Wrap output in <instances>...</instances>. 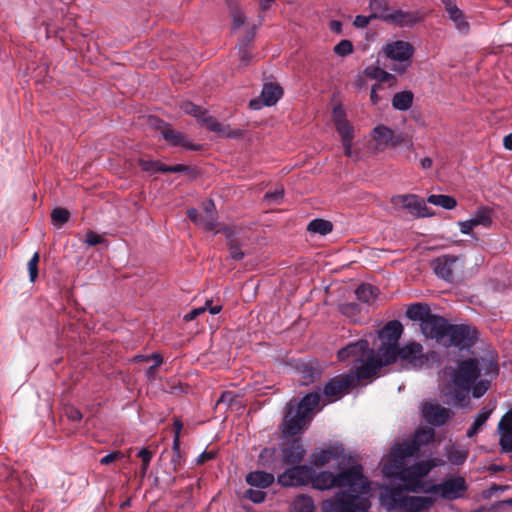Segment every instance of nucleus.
<instances>
[{
	"instance_id": "f257e3e1",
	"label": "nucleus",
	"mask_w": 512,
	"mask_h": 512,
	"mask_svg": "<svg viewBox=\"0 0 512 512\" xmlns=\"http://www.w3.org/2000/svg\"><path fill=\"white\" fill-rule=\"evenodd\" d=\"M310 483L315 489L327 490L333 487H347L332 499L324 502V509L330 512H368L371 504L364 495L369 493L370 483L363 475L361 465L351 466L338 474L330 471L314 472Z\"/></svg>"
},
{
	"instance_id": "f03ea898",
	"label": "nucleus",
	"mask_w": 512,
	"mask_h": 512,
	"mask_svg": "<svg viewBox=\"0 0 512 512\" xmlns=\"http://www.w3.org/2000/svg\"><path fill=\"white\" fill-rule=\"evenodd\" d=\"M319 390L306 394L299 402L291 400L286 404L283 419V432L287 436L300 434L312 421L315 409L319 406Z\"/></svg>"
},
{
	"instance_id": "7ed1b4c3",
	"label": "nucleus",
	"mask_w": 512,
	"mask_h": 512,
	"mask_svg": "<svg viewBox=\"0 0 512 512\" xmlns=\"http://www.w3.org/2000/svg\"><path fill=\"white\" fill-rule=\"evenodd\" d=\"M405 483L398 486L387 487L381 494V498L389 510L401 509L412 511H424L430 509L435 499L427 496H407Z\"/></svg>"
},
{
	"instance_id": "20e7f679",
	"label": "nucleus",
	"mask_w": 512,
	"mask_h": 512,
	"mask_svg": "<svg viewBox=\"0 0 512 512\" xmlns=\"http://www.w3.org/2000/svg\"><path fill=\"white\" fill-rule=\"evenodd\" d=\"M480 373L479 363L475 358L462 360L458 364V368L454 370L452 375L453 398L456 402L461 403L466 399Z\"/></svg>"
},
{
	"instance_id": "39448f33",
	"label": "nucleus",
	"mask_w": 512,
	"mask_h": 512,
	"mask_svg": "<svg viewBox=\"0 0 512 512\" xmlns=\"http://www.w3.org/2000/svg\"><path fill=\"white\" fill-rule=\"evenodd\" d=\"M435 467L431 460L420 461L411 466L402 468L398 473V478L405 483L407 492L430 493V486L423 480Z\"/></svg>"
},
{
	"instance_id": "423d86ee",
	"label": "nucleus",
	"mask_w": 512,
	"mask_h": 512,
	"mask_svg": "<svg viewBox=\"0 0 512 512\" xmlns=\"http://www.w3.org/2000/svg\"><path fill=\"white\" fill-rule=\"evenodd\" d=\"M403 333V325L398 320L388 321L382 329L378 331V339L380 345L376 350L380 352L381 356H387L393 359L394 350L399 346V340Z\"/></svg>"
},
{
	"instance_id": "0eeeda50",
	"label": "nucleus",
	"mask_w": 512,
	"mask_h": 512,
	"mask_svg": "<svg viewBox=\"0 0 512 512\" xmlns=\"http://www.w3.org/2000/svg\"><path fill=\"white\" fill-rule=\"evenodd\" d=\"M383 51L387 58L399 62V64L393 65L391 69L402 74L411 65V59L414 55L415 49L413 45L407 41L396 40L391 43H387L384 46Z\"/></svg>"
},
{
	"instance_id": "6e6552de",
	"label": "nucleus",
	"mask_w": 512,
	"mask_h": 512,
	"mask_svg": "<svg viewBox=\"0 0 512 512\" xmlns=\"http://www.w3.org/2000/svg\"><path fill=\"white\" fill-rule=\"evenodd\" d=\"M477 339V331L469 325L450 324L447 330L444 347L469 348L474 345Z\"/></svg>"
},
{
	"instance_id": "1a4fd4ad",
	"label": "nucleus",
	"mask_w": 512,
	"mask_h": 512,
	"mask_svg": "<svg viewBox=\"0 0 512 512\" xmlns=\"http://www.w3.org/2000/svg\"><path fill=\"white\" fill-rule=\"evenodd\" d=\"M389 358L381 356L378 350H371L369 355L356 367L355 382L361 380H369L378 376L381 368L389 366Z\"/></svg>"
},
{
	"instance_id": "9d476101",
	"label": "nucleus",
	"mask_w": 512,
	"mask_h": 512,
	"mask_svg": "<svg viewBox=\"0 0 512 512\" xmlns=\"http://www.w3.org/2000/svg\"><path fill=\"white\" fill-rule=\"evenodd\" d=\"M394 352L393 359L389 360L390 365L400 360L413 368H420L427 362V357L423 353V346L417 342H409L402 347L398 346Z\"/></svg>"
},
{
	"instance_id": "9b49d317",
	"label": "nucleus",
	"mask_w": 512,
	"mask_h": 512,
	"mask_svg": "<svg viewBox=\"0 0 512 512\" xmlns=\"http://www.w3.org/2000/svg\"><path fill=\"white\" fill-rule=\"evenodd\" d=\"M278 475L277 482L283 487H296L310 483L314 470L308 465H291Z\"/></svg>"
},
{
	"instance_id": "f8f14e48",
	"label": "nucleus",
	"mask_w": 512,
	"mask_h": 512,
	"mask_svg": "<svg viewBox=\"0 0 512 512\" xmlns=\"http://www.w3.org/2000/svg\"><path fill=\"white\" fill-rule=\"evenodd\" d=\"M448 326L447 319L432 313L424 320V324H420V329L427 339H433L443 346L447 337Z\"/></svg>"
},
{
	"instance_id": "ddd939ff",
	"label": "nucleus",
	"mask_w": 512,
	"mask_h": 512,
	"mask_svg": "<svg viewBox=\"0 0 512 512\" xmlns=\"http://www.w3.org/2000/svg\"><path fill=\"white\" fill-rule=\"evenodd\" d=\"M355 386L353 373L340 374L330 379L323 388L324 396L330 401H335Z\"/></svg>"
},
{
	"instance_id": "4468645a",
	"label": "nucleus",
	"mask_w": 512,
	"mask_h": 512,
	"mask_svg": "<svg viewBox=\"0 0 512 512\" xmlns=\"http://www.w3.org/2000/svg\"><path fill=\"white\" fill-rule=\"evenodd\" d=\"M372 137L376 142V148L379 150L395 149L406 141V137L402 133L396 134L391 128L383 124L377 125L373 129Z\"/></svg>"
},
{
	"instance_id": "2eb2a0df",
	"label": "nucleus",
	"mask_w": 512,
	"mask_h": 512,
	"mask_svg": "<svg viewBox=\"0 0 512 512\" xmlns=\"http://www.w3.org/2000/svg\"><path fill=\"white\" fill-rule=\"evenodd\" d=\"M467 485L463 477H455L443 481L440 484L430 486V493H440L444 499L454 500L461 497L462 493L466 491Z\"/></svg>"
},
{
	"instance_id": "dca6fc26",
	"label": "nucleus",
	"mask_w": 512,
	"mask_h": 512,
	"mask_svg": "<svg viewBox=\"0 0 512 512\" xmlns=\"http://www.w3.org/2000/svg\"><path fill=\"white\" fill-rule=\"evenodd\" d=\"M391 203L396 207L408 210L416 217H426L429 215L428 207L417 195H396L392 197Z\"/></svg>"
},
{
	"instance_id": "f3484780",
	"label": "nucleus",
	"mask_w": 512,
	"mask_h": 512,
	"mask_svg": "<svg viewBox=\"0 0 512 512\" xmlns=\"http://www.w3.org/2000/svg\"><path fill=\"white\" fill-rule=\"evenodd\" d=\"M371 350L369 342L365 339H360L340 349L338 351V359L340 361L351 360L354 363H359L369 355Z\"/></svg>"
},
{
	"instance_id": "a211bd4d",
	"label": "nucleus",
	"mask_w": 512,
	"mask_h": 512,
	"mask_svg": "<svg viewBox=\"0 0 512 512\" xmlns=\"http://www.w3.org/2000/svg\"><path fill=\"white\" fill-rule=\"evenodd\" d=\"M422 414L429 424L437 427L446 424L453 415L450 409L432 402H425L423 404Z\"/></svg>"
},
{
	"instance_id": "6ab92c4d",
	"label": "nucleus",
	"mask_w": 512,
	"mask_h": 512,
	"mask_svg": "<svg viewBox=\"0 0 512 512\" xmlns=\"http://www.w3.org/2000/svg\"><path fill=\"white\" fill-rule=\"evenodd\" d=\"M283 95V89L276 83H266L263 86L260 99H252L249 102L251 109L258 110L265 106L275 105Z\"/></svg>"
},
{
	"instance_id": "aec40b11",
	"label": "nucleus",
	"mask_w": 512,
	"mask_h": 512,
	"mask_svg": "<svg viewBox=\"0 0 512 512\" xmlns=\"http://www.w3.org/2000/svg\"><path fill=\"white\" fill-rule=\"evenodd\" d=\"M306 455L301 439L293 438L282 448V461L285 465H300Z\"/></svg>"
},
{
	"instance_id": "412c9836",
	"label": "nucleus",
	"mask_w": 512,
	"mask_h": 512,
	"mask_svg": "<svg viewBox=\"0 0 512 512\" xmlns=\"http://www.w3.org/2000/svg\"><path fill=\"white\" fill-rule=\"evenodd\" d=\"M458 258L456 256L445 255L432 261L434 273L441 279L452 282L454 278V266Z\"/></svg>"
},
{
	"instance_id": "4be33fe9",
	"label": "nucleus",
	"mask_w": 512,
	"mask_h": 512,
	"mask_svg": "<svg viewBox=\"0 0 512 512\" xmlns=\"http://www.w3.org/2000/svg\"><path fill=\"white\" fill-rule=\"evenodd\" d=\"M418 454L416 445L410 440L395 444L391 449L390 458L394 465L400 468L407 458L418 456Z\"/></svg>"
},
{
	"instance_id": "5701e85b",
	"label": "nucleus",
	"mask_w": 512,
	"mask_h": 512,
	"mask_svg": "<svg viewBox=\"0 0 512 512\" xmlns=\"http://www.w3.org/2000/svg\"><path fill=\"white\" fill-rule=\"evenodd\" d=\"M159 128L162 137L172 146H182L192 151L199 150L200 145L191 144L182 132L173 129L169 124L162 122V126Z\"/></svg>"
},
{
	"instance_id": "b1692460",
	"label": "nucleus",
	"mask_w": 512,
	"mask_h": 512,
	"mask_svg": "<svg viewBox=\"0 0 512 512\" xmlns=\"http://www.w3.org/2000/svg\"><path fill=\"white\" fill-rule=\"evenodd\" d=\"M424 16L419 11L395 10L389 15L388 23L399 27H413L421 22Z\"/></svg>"
},
{
	"instance_id": "393cba45",
	"label": "nucleus",
	"mask_w": 512,
	"mask_h": 512,
	"mask_svg": "<svg viewBox=\"0 0 512 512\" xmlns=\"http://www.w3.org/2000/svg\"><path fill=\"white\" fill-rule=\"evenodd\" d=\"M342 448L339 446H330L326 449L315 451L311 454V464L316 467H323L328 464L331 460L339 458L342 454Z\"/></svg>"
},
{
	"instance_id": "a878e982",
	"label": "nucleus",
	"mask_w": 512,
	"mask_h": 512,
	"mask_svg": "<svg viewBox=\"0 0 512 512\" xmlns=\"http://www.w3.org/2000/svg\"><path fill=\"white\" fill-rule=\"evenodd\" d=\"M187 217L197 226L203 228L206 231H212L216 228L217 215H207L199 212L195 208H191L187 211Z\"/></svg>"
},
{
	"instance_id": "bb28decb",
	"label": "nucleus",
	"mask_w": 512,
	"mask_h": 512,
	"mask_svg": "<svg viewBox=\"0 0 512 512\" xmlns=\"http://www.w3.org/2000/svg\"><path fill=\"white\" fill-rule=\"evenodd\" d=\"M245 479L247 484L260 489L268 488L275 481L274 475L265 471H252L246 475Z\"/></svg>"
},
{
	"instance_id": "cd10ccee",
	"label": "nucleus",
	"mask_w": 512,
	"mask_h": 512,
	"mask_svg": "<svg viewBox=\"0 0 512 512\" xmlns=\"http://www.w3.org/2000/svg\"><path fill=\"white\" fill-rule=\"evenodd\" d=\"M219 232H222L226 237L230 257L236 261L242 260L244 258V252L241 250V244L235 237L234 231L228 227H225L223 230H219Z\"/></svg>"
},
{
	"instance_id": "c85d7f7f",
	"label": "nucleus",
	"mask_w": 512,
	"mask_h": 512,
	"mask_svg": "<svg viewBox=\"0 0 512 512\" xmlns=\"http://www.w3.org/2000/svg\"><path fill=\"white\" fill-rule=\"evenodd\" d=\"M369 9L371 10V17H373V19H380L387 23L389 15L393 12L389 6L388 0H370Z\"/></svg>"
},
{
	"instance_id": "c756f323",
	"label": "nucleus",
	"mask_w": 512,
	"mask_h": 512,
	"mask_svg": "<svg viewBox=\"0 0 512 512\" xmlns=\"http://www.w3.org/2000/svg\"><path fill=\"white\" fill-rule=\"evenodd\" d=\"M364 73L368 78L378 80L380 82L379 84L388 83L389 86H393L397 81L393 74L388 73L378 66H368Z\"/></svg>"
},
{
	"instance_id": "7c9ffc66",
	"label": "nucleus",
	"mask_w": 512,
	"mask_h": 512,
	"mask_svg": "<svg viewBox=\"0 0 512 512\" xmlns=\"http://www.w3.org/2000/svg\"><path fill=\"white\" fill-rule=\"evenodd\" d=\"M432 314L429 306L423 303H413L409 305L406 316L413 321H419L424 324V320Z\"/></svg>"
},
{
	"instance_id": "2f4dec72",
	"label": "nucleus",
	"mask_w": 512,
	"mask_h": 512,
	"mask_svg": "<svg viewBox=\"0 0 512 512\" xmlns=\"http://www.w3.org/2000/svg\"><path fill=\"white\" fill-rule=\"evenodd\" d=\"M495 407L487 408L483 407L475 418L474 422L466 432L468 438H473L482 429L484 424L490 418Z\"/></svg>"
},
{
	"instance_id": "473e14b6",
	"label": "nucleus",
	"mask_w": 512,
	"mask_h": 512,
	"mask_svg": "<svg viewBox=\"0 0 512 512\" xmlns=\"http://www.w3.org/2000/svg\"><path fill=\"white\" fill-rule=\"evenodd\" d=\"M300 372H301L300 381H301V384L304 386H308V385L314 383L315 381L320 379V377L322 375V370L319 367L314 366L311 363L302 364Z\"/></svg>"
},
{
	"instance_id": "72a5a7b5",
	"label": "nucleus",
	"mask_w": 512,
	"mask_h": 512,
	"mask_svg": "<svg viewBox=\"0 0 512 512\" xmlns=\"http://www.w3.org/2000/svg\"><path fill=\"white\" fill-rule=\"evenodd\" d=\"M414 100V94L410 90L397 92L392 98V106L399 111H407L411 108Z\"/></svg>"
},
{
	"instance_id": "f704fd0d",
	"label": "nucleus",
	"mask_w": 512,
	"mask_h": 512,
	"mask_svg": "<svg viewBox=\"0 0 512 512\" xmlns=\"http://www.w3.org/2000/svg\"><path fill=\"white\" fill-rule=\"evenodd\" d=\"M449 19L454 23L455 28L458 30L461 34H468L470 30V24L466 20L464 13L459 8L454 9L453 11H450L448 13Z\"/></svg>"
},
{
	"instance_id": "c9c22d12",
	"label": "nucleus",
	"mask_w": 512,
	"mask_h": 512,
	"mask_svg": "<svg viewBox=\"0 0 512 512\" xmlns=\"http://www.w3.org/2000/svg\"><path fill=\"white\" fill-rule=\"evenodd\" d=\"M427 202L447 210H451L457 205V201L454 197L443 194H432L427 198Z\"/></svg>"
},
{
	"instance_id": "e433bc0d",
	"label": "nucleus",
	"mask_w": 512,
	"mask_h": 512,
	"mask_svg": "<svg viewBox=\"0 0 512 512\" xmlns=\"http://www.w3.org/2000/svg\"><path fill=\"white\" fill-rule=\"evenodd\" d=\"M435 431L432 428L417 430L412 438L413 444L416 445L418 451L420 447L429 444L434 440Z\"/></svg>"
},
{
	"instance_id": "4c0bfd02",
	"label": "nucleus",
	"mask_w": 512,
	"mask_h": 512,
	"mask_svg": "<svg viewBox=\"0 0 512 512\" xmlns=\"http://www.w3.org/2000/svg\"><path fill=\"white\" fill-rule=\"evenodd\" d=\"M307 230L312 233L327 235L333 230V224L324 219H314L308 224Z\"/></svg>"
},
{
	"instance_id": "58836bf2",
	"label": "nucleus",
	"mask_w": 512,
	"mask_h": 512,
	"mask_svg": "<svg viewBox=\"0 0 512 512\" xmlns=\"http://www.w3.org/2000/svg\"><path fill=\"white\" fill-rule=\"evenodd\" d=\"M377 289L370 284H361L355 291L358 300L370 303L376 297Z\"/></svg>"
},
{
	"instance_id": "ea45409f",
	"label": "nucleus",
	"mask_w": 512,
	"mask_h": 512,
	"mask_svg": "<svg viewBox=\"0 0 512 512\" xmlns=\"http://www.w3.org/2000/svg\"><path fill=\"white\" fill-rule=\"evenodd\" d=\"M294 512H314V503L311 497L299 495L293 502Z\"/></svg>"
},
{
	"instance_id": "a19ab883",
	"label": "nucleus",
	"mask_w": 512,
	"mask_h": 512,
	"mask_svg": "<svg viewBox=\"0 0 512 512\" xmlns=\"http://www.w3.org/2000/svg\"><path fill=\"white\" fill-rule=\"evenodd\" d=\"M491 212V209L487 207L478 208L472 218L475 226L482 225L484 227H489L492 224Z\"/></svg>"
},
{
	"instance_id": "79ce46f5",
	"label": "nucleus",
	"mask_w": 512,
	"mask_h": 512,
	"mask_svg": "<svg viewBox=\"0 0 512 512\" xmlns=\"http://www.w3.org/2000/svg\"><path fill=\"white\" fill-rule=\"evenodd\" d=\"M335 128L341 137V141L354 139V128L348 120L341 122L339 124H336Z\"/></svg>"
},
{
	"instance_id": "37998d69",
	"label": "nucleus",
	"mask_w": 512,
	"mask_h": 512,
	"mask_svg": "<svg viewBox=\"0 0 512 512\" xmlns=\"http://www.w3.org/2000/svg\"><path fill=\"white\" fill-rule=\"evenodd\" d=\"M51 219L55 225H64L70 219V212L62 207H56L52 210Z\"/></svg>"
},
{
	"instance_id": "c03bdc74",
	"label": "nucleus",
	"mask_w": 512,
	"mask_h": 512,
	"mask_svg": "<svg viewBox=\"0 0 512 512\" xmlns=\"http://www.w3.org/2000/svg\"><path fill=\"white\" fill-rule=\"evenodd\" d=\"M180 109L189 115L194 116L199 121L201 117L205 114V110H203L200 106L195 105L192 102L189 101H183L180 104Z\"/></svg>"
},
{
	"instance_id": "a18cd8bd",
	"label": "nucleus",
	"mask_w": 512,
	"mask_h": 512,
	"mask_svg": "<svg viewBox=\"0 0 512 512\" xmlns=\"http://www.w3.org/2000/svg\"><path fill=\"white\" fill-rule=\"evenodd\" d=\"M199 122L207 127L208 130L216 133H225L224 126L206 113L201 117Z\"/></svg>"
},
{
	"instance_id": "49530a36",
	"label": "nucleus",
	"mask_w": 512,
	"mask_h": 512,
	"mask_svg": "<svg viewBox=\"0 0 512 512\" xmlns=\"http://www.w3.org/2000/svg\"><path fill=\"white\" fill-rule=\"evenodd\" d=\"M199 122L207 127L208 130L216 133H225L224 126L206 113L201 117Z\"/></svg>"
},
{
	"instance_id": "de8ad7c7",
	"label": "nucleus",
	"mask_w": 512,
	"mask_h": 512,
	"mask_svg": "<svg viewBox=\"0 0 512 512\" xmlns=\"http://www.w3.org/2000/svg\"><path fill=\"white\" fill-rule=\"evenodd\" d=\"M139 166L145 172L157 173L161 172L160 169L164 168V164L159 161L139 159Z\"/></svg>"
},
{
	"instance_id": "09e8293b",
	"label": "nucleus",
	"mask_w": 512,
	"mask_h": 512,
	"mask_svg": "<svg viewBox=\"0 0 512 512\" xmlns=\"http://www.w3.org/2000/svg\"><path fill=\"white\" fill-rule=\"evenodd\" d=\"M40 260V255L38 252H35L31 259L28 261V271H29V279L31 282H35L38 277V263Z\"/></svg>"
},
{
	"instance_id": "8fccbe9b",
	"label": "nucleus",
	"mask_w": 512,
	"mask_h": 512,
	"mask_svg": "<svg viewBox=\"0 0 512 512\" xmlns=\"http://www.w3.org/2000/svg\"><path fill=\"white\" fill-rule=\"evenodd\" d=\"M497 428L498 432H512V408L501 417Z\"/></svg>"
},
{
	"instance_id": "3c124183",
	"label": "nucleus",
	"mask_w": 512,
	"mask_h": 512,
	"mask_svg": "<svg viewBox=\"0 0 512 512\" xmlns=\"http://www.w3.org/2000/svg\"><path fill=\"white\" fill-rule=\"evenodd\" d=\"M334 52L339 56H347L353 52V44L350 40H341L334 47Z\"/></svg>"
},
{
	"instance_id": "603ef678",
	"label": "nucleus",
	"mask_w": 512,
	"mask_h": 512,
	"mask_svg": "<svg viewBox=\"0 0 512 512\" xmlns=\"http://www.w3.org/2000/svg\"><path fill=\"white\" fill-rule=\"evenodd\" d=\"M183 428V423L180 419L176 418L173 422V430H174V439L172 450H175L178 453L180 447V436L181 430Z\"/></svg>"
},
{
	"instance_id": "864d4df0",
	"label": "nucleus",
	"mask_w": 512,
	"mask_h": 512,
	"mask_svg": "<svg viewBox=\"0 0 512 512\" xmlns=\"http://www.w3.org/2000/svg\"><path fill=\"white\" fill-rule=\"evenodd\" d=\"M499 444L503 452H512V432H499Z\"/></svg>"
},
{
	"instance_id": "5fc2aeb1",
	"label": "nucleus",
	"mask_w": 512,
	"mask_h": 512,
	"mask_svg": "<svg viewBox=\"0 0 512 512\" xmlns=\"http://www.w3.org/2000/svg\"><path fill=\"white\" fill-rule=\"evenodd\" d=\"M230 14L232 17V26L234 29H237L244 25L245 15L237 7H232L230 10Z\"/></svg>"
},
{
	"instance_id": "6e6d98bb",
	"label": "nucleus",
	"mask_w": 512,
	"mask_h": 512,
	"mask_svg": "<svg viewBox=\"0 0 512 512\" xmlns=\"http://www.w3.org/2000/svg\"><path fill=\"white\" fill-rule=\"evenodd\" d=\"M284 197V189L278 188L273 192H267L264 196V199L271 204H279L282 202Z\"/></svg>"
},
{
	"instance_id": "4d7b16f0",
	"label": "nucleus",
	"mask_w": 512,
	"mask_h": 512,
	"mask_svg": "<svg viewBox=\"0 0 512 512\" xmlns=\"http://www.w3.org/2000/svg\"><path fill=\"white\" fill-rule=\"evenodd\" d=\"M244 496L254 503H261L265 500L266 493L261 490L248 489Z\"/></svg>"
},
{
	"instance_id": "13d9d810",
	"label": "nucleus",
	"mask_w": 512,
	"mask_h": 512,
	"mask_svg": "<svg viewBox=\"0 0 512 512\" xmlns=\"http://www.w3.org/2000/svg\"><path fill=\"white\" fill-rule=\"evenodd\" d=\"M332 121L334 125L347 121L346 112L342 105L338 104L334 106L332 110Z\"/></svg>"
},
{
	"instance_id": "bf43d9fd",
	"label": "nucleus",
	"mask_w": 512,
	"mask_h": 512,
	"mask_svg": "<svg viewBox=\"0 0 512 512\" xmlns=\"http://www.w3.org/2000/svg\"><path fill=\"white\" fill-rule=\"evenodd\" d=\"M151 357L153 358L154 360V364L152 366H150L148 369H147V377L149 379H152L157 371V369L161 366V364L163 363V358L160 354L158 353H153L151 355Z\"/></svg>"
},
{
	"instance_id": "052dcab7",
	"label": "nucleus",
	"mask_w": 512,
	"mask_h": 512,
	"mask_svg": "<svg viewBox=\"0 0 512 512\" xmlns=\"http://www.w3.org/2000/svg\"><path fill=\"white\" fill-rule=\"evenodd\" d=\"M490 383L489 381L482 380L478 382L476 385L472 388V395L474 398H479L489 389Z\"/></svg>"
},
{
	"instance_id": "680f3d73",
	"label": "nucleus",
	"mask_w": 512,
	"mask_h": 512,
	"mask_svg": "<svg viewBox=\"0 0 512 512\" xmlns=\"http://www.w3.org/2000/svg\"><path fill=\"white\" fill-rule=\"evenodd\" d=\"M162 173H182L188 172L191 170L190 166L184 164H176V165H165L164 168L160 169Z\"/></svg>"
},
{
	"instance_id": "e2e57ef3",
	"label": "nucleus",
	"mask_w": 512,
	"mask_h": 512,
	"mask_svg": "<svg viewBox=\"0 0 512 512\" xmlns=\"http://www.w3.org/2000/svg\"><path fill=\"white\" fill-rule=\"evenodd\" d=\"M124 458V454L121 451H113L100 459L101 465H109L117 460Z\"/></svg>"
},
{
	"instance_id": "0e129e2a",
	"label": "nucleus",
	"mask_w": 512,
	"mask_h": 512,
	"mask_svg": "<svg viewBox=\"0 0 512 512\" xmlns=\"http://www.w3.org/2000/svg\"><path fill=\"white\" fill-rule=\"evenodd\" d=\"M103 241V237L93 231H89L86 234V243L90 246L101 244Z\"/></svg>"
},
{
	"instance_id": "69168bd1",
	"label": "nucleus",
	"mask_w": 512,
	"mask_h": 512,
	"mask_svg": "<svg viewBox=\"0 0 512 512\" xmlns=\"http://www.w3.org/2000/svg\"><path fill=\"white\" fill-rule=\"evenodd\" d=\"M216 457V452L213 450L203 451L196 459L198 465H203L207 461H210Z\"/></svg>"
},
{
	"instance_id": "338daca9",
	"label": "nucleus",
	"mask_w": 512,
	"mask_h": 512,
	"mask_svg": "<svg viewBox=\"0 0 512 512\" xmlns=\"http://www.w3.org/2000/svg\"><path fill=\"white\" fill-rule=\"evenodd\" d=\"M372 19L373 17H371V14L369 16L357 15L353 24L357 28H366Z\"/></svg>"
},
{
	"instance_id": "774afa93",
	"label": "nucleus",
	"mask_w": 512,
	"mask_h": 512,
	"mask_svg": "<svg viewBox=\"0 0 512 512\" xmlns=\"http://www.w3.org/2000/svg\"><path fill=\"white\" fill-rule=\"evenodd\" d=\"M138 457L141 459L143 466H149L153 453L150 450L143 448L138 452Z\"/></svg>"
}]
</instances>
